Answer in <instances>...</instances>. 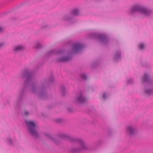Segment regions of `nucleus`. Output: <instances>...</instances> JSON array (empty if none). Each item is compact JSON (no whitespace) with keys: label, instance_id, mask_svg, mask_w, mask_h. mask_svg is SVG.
Segmentation results:
<instances>
[{"label":"nucleus","instance_id":"nucleus-1","mask_svg":"<svg viewBox=\"0 0 153 153\" xmlns=\"http://www.w3.org/2000/svg\"><path fill=\"white\" fill-rule=\"evenodd\" d=\"M35 76V72L27 68L25 69L22 73L21 78L24 83L23 87L19 91L17 100L14 103L15 109L18 111L21 109L23 99L29 91L37 94L41 99H46L48 98L47 88L54 81L52 74H51L49 79L44 80L40 87L32 83Z\"/></svg>","mask_w":153,"mask_h":153},{"label":"nucleus","instance_id":"nucleus-2","mask_svg":"<svg viewBox=\"0 0 153 153\" xmlns=\"http://www.w3.org/2000/svg\"><path fill=\"white\" fill-rule=\"evenodd\" d=\"M45 135L56 144L60 143L61 139H66L70 142L75 143L78 146L76 148L72 147L69 151L70 153H79L84 150H91L90 147L88 146L84 141L82 139L79 138L72 137L65 134L59 133L57 137H53L48 133H45Z\"/></svg>","mask_w":153,"mask_h":153},{"label":"nucleus","instance_id":"nucleus-3","mask_svg":"<svg viewBox=\"0 0 153 153\" xmlns=\"http://www.w3.org/2000/svg\"><path fill=\"white\" fill-rule=\"evenodd\" d=\"M141 80L145 85L144 91L146 95L150 96L153 95V78L148 74L145 73Z\"/></svg>","mask_w":153,"mask_h":153},{"label":"nucleus","instance_id":"nucleus-4","mask_svg":"<svg viewBox=\"0 0 153 153\" xmlns=\"http://www.w3.org/2000/svg\"><path fill=\"white\" fill-rule=\"evenodd\" d=\"M130 12L131 14L136 12H139L146 16H150L153 13V10L151 9L139 4L132 6Z\"/></svg>","mask_w":153,"mask_h":153},{"label":"nucleus","instance_id":"nucleus-5","mask_svg":"<svg viewBox=\"0 0 153 153\" xmlns=\"http://www.w3.org/2000/svg\"><path fill=\"white\" fill-rule=\"evenodd\" d=\"M25 123L28 130L32 136L38 138L39 135L36 130V125L35 123L32 121H26Z\"/></svg>","mask_w":153,"mask_h":153},{"label":"nucleus","instance_id":"nucleus-6","mask_svg":"<svg viewBox=\"0 0 153 153\" xmlns=\"http://www.w3.org/2000/svg\"><path fill=\"white\" fill-rule=\"evenodd\" d=\"M89 36L90 38L97 39L104 44H107L108 43V38L105 35L96 33H92L89 34Z\"/></svg>","mask_w":153,"mask_h":153},{"label":"nucleus","instance_id":"nucleus-7","mask_svg":"<svg viewBox=\"0 0 153 153\" xmlns=\"http://www.w3.org/2000/svg\"><path fill=\"white\" fill-rule=\"evenodd\" d=\"M65 51L61 49H53L48 52L45 55V58L47 59L54 54L56 55H63Z\"/></svg>","mask_w":153,"mask_h":153},{"label":"nucleus","instance_id":"nucleus-8","mask_svg":"<svg viewBox=\"0 0 153 153\" xmlns=\"http://www.w3.org/2000/svg\"><path fill=\"white\" fill-rule=\"evenodd\" d=\"M126 131L130 136L134 135L137 132L136 128L134 126H129L127 127Z\"/></svg>","mask_w":153,"mask_h":153},{"label":"nucleus","instance_id":"nucleus-9","mask_svg":"<svg viewBox=\"0 0 153 153\" xmlns=\"http://www.w3.org/2000/svg\"><path fill=\"white\" fill-rule=\"evenodd\" d=\"M83 45L79 43H76L73 45L72 46L73 52L74 53L80 51L83 48Z\"/></svg>","mask_w":153,"mask_h":153},{"label":"nucleus","instance_id":"nucleus-10","mask_svg":"<svg viewBox=\"0 0 153 153\" xmlns=\"http://www.w3.org/2000/svg\"><path fill=\"white\" fill-rule=\"evenodd\" d=\"M87 99L82 93H80L77 97L75 102L79 103H84L86 102Z\"/></svg>","mask_w":153,"mask_h":153},{"label":"nucleus","instance_id":"nucleus-11","mask_svg":"<svg viewBox=\"0 0 153 153\" xmlns=\"http://www.w3.org/2000/svg\"><path fill=\"white\" fill-rule=\"evenodd\" d=\"M71 56H70L62 57L57 59L56 62H67L71 60Z\"/></svg>","mask_w":153,"mask_h":153},{"label":"nucleus","instance_id":"nucleus-12","mask_svg":"<svg viewBox=\"0 0 153 153\" xmlns=\"http://www.w3.org/2000/svg\"><path fill=\"white\" fill-rule=\"evenodd\" d=\"M73 19V16L70 13L65 14L62 17V20L64 21H69Z\"/></svg>","mask_w":153,"mask_h":153},{"label":"nucleus","instance_id":"nucleus-13","mask_svg":"<svg viewBox=\"0 0 153 153\" xmlns=\"http://www.w3.org/2000/svg\"><path fill=\"white\" fill-rule=\"evenodd\" d=\"M121 53L120 51L118 50L116 52L114 57V60L115 61L117 62L121 59Z\"/></svg>","mask_w":153,"mask_h":153},{"label":"nucleus","instance_id":"nucleus-14","mask_svg":"<svg viewBox=\"0 0 153 153\" xmlns=\"http://www.w3.org/2000/svg\"><path fill=\"white\" fill-rule=\"evenodd\" d=\"M79 10L77 8H75L72 10L70 13V14L73 16V18L74 16H76L79 15Z\"/></svg>","mask_w":153,"mask_h":153},{"label":"nucleus","instance_id":"nucleus-15","mask_svg":"<svg viewBox=\"0 0 153 153\" xmlns=\"http://www.w3.org/2000/svg\"><path fill=\"white\" fill-rule=\"evenodd\" d=\"M25 48L22 45H18L14 47V51L16 52H18L22 51Z\"/></svg>","mask_w":153,"mask_h":153},{"label":"nucleus","instance_id":"nucleus-16","mask_svg":"<svg viewBox=\"0 0 153 153\" xmlns=\"http://www.w3.org/2000/svg\"><path fill=\"white\" fill-rule=\"evenodd\" d=\"M42 46V45L39 42H36L34 45L35 48L36 49H40L41 48Z\"/></svg>","mask_w":153,"mask_h":153},{"label":"nucleus","instance_id":"nucleus-17","mask_svg":"<svg viewBox=\"0 0 153 153\" xmlns=\"http://www.w3.org/2000/svg\"><path fill=\"white\" fill-rule=\"evenodd\" d=\"M7 142L8 143L9 145H13V144L14 141H13L10 137H9L7 138Z\"/></svg>","mask_w":153,"mask_h":153},{"label":"nucleus","instance_id":"nucleus-18","mask_svg":"<svg viewBox=\"0 0 153 153\" xmlns=\"http://www.w3.org/2000/svg\"><path fill=\"white\" fill-rule=\"evenodd\" d=\"M61 89L62 95L65 96V89L63 85L61 86Z\"/></svg>","mask_w":153,"mask_h":153},{"label":"nucleus","instance_id":"nucleus-19","mask_svg":"<svg viewBox=\"0 0 153 153\" xmlns=\"http://www.w3.org/2000/svg\"><path fill=\"white\" fill-rule=\"evenodd\" d=\"M56 122L57 123H62L64 121V120L61 118H58L55 120Z\"/></svg>","mask_w":153,"mask_h":153},{"label":"nucleus","instance_id":"nucleus-20","mask_svg":"<svg viewBox=\"0 0 153 153\" xmlns=\"http://www.w3.org/2000/svg\"><path fill=\"white\" fill-rule=\"evenodd\" d=\"M81 78L84 80L87 79V76L85 74H81Z\"/></svg>","mask_w":153,"mask_h":153},{"label":"nucleus","instance_id":"nucleus-21","mask_svg":"<svg viewBox=\"0 0 153 153\" xmlns=\"http://www.w3.org/2000/svg\"><path fill=\"white\" fill-rule=\"evenodd\" d=\"M133 80L132 79H130L128 80L127 81V84H132L133 83Z\"/></svg>","mask_w":153,"mask_h":153},{"label":"nucleus","instance_id":"nucleus-22","mask_svg":"<svg viewBox=\"0 0 153 153\" xmlns=\"http://www.w3.org/2000/svg\"><path fill=\"white\" fill-rule=\"evenodd\" d=\"M139 46L140 49L141 50H143L144 47V44L142 43L139 44Z\"/></svg>","mask_w":153,"mask_h":153},{"label":"nucleus","instance_id":"nucleus-23","mask_svg":"<svg viewBox=\"0 0 153 153\" xmlns=\"http://www.w3.org/2000/svg\"><path fill=\"white\" fill-rule=\"evenodd\" d=\"M99 64V62L98 61H96L94 62L93 63V67H95L97 66Z\"/></svg>","mask_w":153,"mask_h":153},{"label":"nucleus","instance_id":"nucleus-24","mask_svg":"<svg viewBox=\"0 0 153 153\" xmlns=\"http://www.w3.org/2000/svg\"><path fill=\"white\" fill-rule=\"evenodd\" d=\"M102 98L104 99H105L106 98V94L104 92L103 94Z\"/></svg>","mask_w":153,"mask_h":153},{"label":"nucleus","instance_id":"nucleus-25","mask_svg":"<svg viewBox=\"0 0 153 153\" xmlns=\"http://www.w3.org/2000/svg\"><path fill=\"white\" fill-rule=\"evenodd\" d=\"M4 43L3 42H0V49H1V48L4 45Z\"/></svg>","mask_w":153,"mask_h":153},{"label":"nucleus","instance_id":"nucleus-26","mask_svg":"<svg viewBox=\"0 0 153 153\" xmlns=\"http://www.w3.org/2000/svg\"><path fill=\"white\" fill-rule=\"evenodd\" d=\"M68 110L69 112H72L73 111L72 108L70 107L68 108Z\"/></svg>","mask_w":153,"mask_h":153},{"label":"nucleus","instance_id":"nucleus-27","mask_svg":"<svg viewBox=\"0 0 153 153\" xmlns=\"http://www.w3.org/2000/svg\"><path fill=\"white\" fill-rule=\"evenodd\" d=\"M29 112L27 111H26L25 112L24 114L25 116H27L29 114Z\"/></svg>","mask_w":153,"mask_h":153},{"label":"nucleus","instance_id":"nucleus-28","mask_svg":"<svg viewBox=\"0 0 153 153\" xmlns=\"http://www.w3.org/2000/svg\"><path fill=\"white\" fill-rule=\"evenodd\" d=\"M48 26L47 25H44L42 26V28H47L48 27Z\"/></svg>","mask_w":153,"mask_h":153},{"label":"nucleus","instance_id":"nucleus-29","mask_svg":"<svg viewBox=\"0 0 153 153\" xmlns=\"http://www.w3.org/2000/svg\"><path fill=\"white\" fill-rule=\"evenodd\" d=\"M3 31V28L1 27H0V32Z\"/></svg>","mask_w":153,"mask_h":153},{"label":"nucleus","instance_id":"nucleus-30","mask_svg":"<svg viewBox=\"0 0 153 153\" xmlns=\"http://www.w3.org/2000/svg\"><path fill=\"white\" fill-rule=\"evenodd\" d=\"M6 102L7 103H8V104H10V101L8 100H6Z\"/></svg>","mask_w":153,"mask_h":153}]
</instances>
